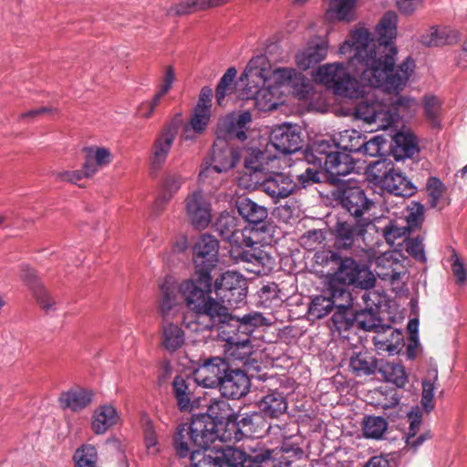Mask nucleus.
<instances>
[{
    "mask_svg": "<svg viewBox=\"0 0 467 467\" xmlns=\"http://www.w3.org/2000/svg\"><path fill=\"white\" fill-rule=\"evenodd\" d=\"M339 47V54H350L347 65L327 63L319 66L313 77L337 96L358 99L355 108L365 100L368 89L383 87L395 91L407 85L415 62L406 57L394 70L397 48L392 41L395 31H382L377 40L370 31H352Z\"/></svg>",
    "mask_w": 467,
    "mask_h": 467,
    "instance_id": "1",
    "label": "nucleus"
},
{
    "mask_svg": "<svg viewBox=\"0 0 467 467\" xmlns=\"http://www.w3.org/2000/svg\"><path fill=\"white\" fill-rule=\"evenodd\" d=\"M240 81L244 87L239 97L242 99H254L256 107L261 110H267L276 105L275 93L277 86L295 87L303 83L305 78L294 68L273 69L268 58L260 55L249 61Z\"/></svg>",
    "mask_w": 467,
    "mask_h": 467,
    "instance_id": "2",
    "label": "nucleus"
},
{
    "mask_svg": "<svg viewBox=\"0 0 467 467\" xmlns=\"http://www.w3.org/2000/svg\"><path fill=\"white\" fill-rule=\"evenodd\" d=\"M212 288L211 275L196 272L179 285L180 294L192 310L183 316L182 324L192 332L213 330L218 322L227 318V307L211 296Z\"/></svg>",
    "mask_w": 467,
    "mask_h": 467,
    "instance_id": "3",
    "label": "nucleus"
},
{
    "mask_svg": "<svg viewBox=\"0 0 467 467\" xmlns=\"http://www.w3.org/2000/svg\"><path fill=\"white\" fill-rule=\"evenodd\" d=\"M405 87L395 91H389L383 87L370 88L365 100L354 109L355 118L375 124L377 130H387L400 118L412 116L419 104L412 98L399 96Z\"/></svg>",
    "mask_w": 467,
    "mask_h": 467,
    "instance_id": "4",
    "label": "nucleus"
},
{
    "mask_svg": "<svg viewBox=\"0 0 467 467\" xmlns=\"http://www.w3.org/2000/svg\"><path fill=\"white\" fill-rule=\"evenodd\" d=\"M225 421L213 420L208 415H193L190 425L182 424L178 427L175 437L174 446L178 455L182 458L189 455L192 462V455L197 451H214L229 448L230 446L214 447L209 449L208 446L216 441L225 442L223 440Z\"/></svg>",
    "mask_w": 467,
    "mask_h": 467,
    "instance_id": "5",
    "label": "nucleus"
},
{
    "mask_svg": "<svg viewBox=\"0 0 467 467\" xmlns=\"http://www.w3.org/2000/svg\"><path fill=\"white\" fill-rule=\"evenodd\" d=\"M301 136L298 128L285 123L275 127L271 134L265 150L252 149L244 157V166L254 171L262 169H280L281 157L297 151L301 148Z\"/></svg>",
    "mask_w": 467,
    "mask_h": 467,
    "instance_id": "6",
    "label": "nucleus"
},
{
    "mask_svg": "<svg viewBox=\"0 0 467 467\" xmlns=\"http://www.w3.org/2000/svg\"><path fill=\"white\" fill-rule=\"evenodd\" d=\"M246 174H249L254 186H259L275 202L285 199L295 192L297 183L285 172L278 169H262L254 171L244 166Z\"/></svg>",
    "mask_w": 467,
    "mask_h": 467,
    "instance_id": "7",
    "label": "nucleus"
},
{
    "mask_svg": "<svg viewBox=\"0 0 467 467\" xmlns=\"http://www.w3.org/2000/svg\"><path fill=\"white\" fill-rule=\"evenodd\" d=\"M230 256L235 264H243L246 271L255 275H265L270 271L275 259L264 249V245L245 236V242L230 249Z\"/></svg>",
    "mask_w": 467,
    "mask_h": 467,
    "instance_id": "8",
    "label": "nucleus"
},
{
    "mask_svg": "<svg viewBox=\"0 0 467 467\" xmlns=\"http://www.w3.org/2000/svg\"><path fill=\"white\" fill-rule=\"evenodd\" d=\"M240 160L237 149L229 144L228 140L216 137L213 146L210 163L205 161L200 171V178L208 179L214 172H226L233 169Z\"/></svg>",
    "mask_w": 467,
    "mask_h": 467,
    "instance_id": "9",
    "label": "nucleus"
},
{
    "mask_svg": "<svg viewBox=\"0 0 467 467\" xmlns=\"http://www.w3.org/2000/svg\"><path fill=\"white\" fill-rule=\"evenodd\" d=\"M402 254L397 251H388L375 256L371 264L375 266L377 275L382 280H388L395 289L401 286L402 276L406 275Z\"/></svg>",
    "mask_w": 467,
    "mask_h": 467,
    "instance_id": "10",
    "label": "nucleus"
},
{
    "mask_svg": "<svg viewBox=\"0 0 467 467\" xmlns=\"http://www.w3.org/2000/svg\"><path fill=\"white\" fill-rule=\"evenodd\" d=\"M223 433L224 441H238L244 437L260 435L265 427L264 417L259 412L246 413L239 420H226Z\"/></svg>",
    "mask_w": 467,
    "mask_h": 467,
    "instance_id": "11",
    "label": "nucleus"
},
{
    "mask_svg": "<svg viewBox=\"0 0 467 467\" xmlns=\"http://www.w3.org/2000/svg\"><path fill=\"white\" fill-rule=\"evenodd\" d=\"M245 460L243 450L229 447L214 451H197L192 455V467H236Z\"/></svg>",
    "mask_w": 467,
    "mask_h": 467,
    "instance_id": "12",
    "label": "nucleus"
},
{
    "mask_svg": "<svg viewBox=\"0 0 467 467\" xmlns=\"http://www.w3.org/2000/svg\"><path fill=\"white\" fill-rule=\"evenodd\" d=\"M219 242L210 235L202 234L193 246V264L197 274L211 275L219 262Z\"/></svg>",
    "mask_w": 467,
    "mask_h": 467,
    "instance_id": "13",
    "label": "nucleus"
},
{
    "mask_svg": "<svg viewBox=\"0 0 467 467\" xmlns=\"http://www.w3.org/2000/svg\"><path fill=\"white\" fill-rule=\"evenodd\" d=\"M335 275L336 279L342 284L353 285L365 289L373 287L375 284L374 275L369 269L358 264L352 258L343 259Z\"/></svg>",
    "mask_w": 467,
    "mask_h": 467,
    "instance_id": "14",
    "label": "nucleus"
},
{
    "mask_svg": "<svg viewBox=\"0 0 467 467\" xmlns=\"http://www.w3.org/2000/svg\"><path fill=\"white\" fill-rule=\"evenodd\" d=\"M252 123V115L249 111L232 113L219 119L216 137L225 140H246V131Z\"/></svg>",
    "mask_w": 467,
    "mask_h": 467,
    "instance_id": "15",
    "label": "nucleus"
},
{
    "mask_svg": "<svg viewBox=\"0 0 467 467\" xmlns=\"http://www.w3.org/2000/svg\"><path fill=\"white\" fill-rule=\"evenodd\" d=\"M186 215L191 223L198 229L207 227L212 220L211 202L203 192L196 190L185 199Z\"/></svg>",
    "mask_w": 467,
    "mask_h": 467,
    "instance_id": "16",
    "label": "nucleus"
},
{
    "mask_svg": "<svg viewBox=\"0 0 467 467\" xmlns=\"http://www.w3.org/2000/svg\"><path fill=\"white\" fill-rule=\"evenodd\" d=\"M228 365L229 363L220 357L208 358L195 369L193 379L203 388L219 387Z\"/></svg>",
    "mask_w": 467,
    "mask_h": 467,
    "instance_id": "17",
    "label": "nucleus"
},
{
    "mask_svg": "<svg viewBox=\"0 0 467 467\" xmlns=\"http://www.w3.org/2000/svg\"><path fill=\"white\" fill-rule=\"evenodd\" d=\"M177 133L178 125L176 122L171 121L165 125L157 134L151 147L150 162L152 167L160 168L165 163Z\"/></svg>",
    "mask_w": 467,
    "mask_h": 467,
    "instance_id": "18",
    "label": "nucleus"
},
{
    "mask_svg": "<svg viewBox=\"0 0 467 467\" xmlns=\"http://www.w3.org/2000/svg\"><path fill=\"white\" fill-rule=\"evenodd\" d=\"M250 386V379L244 371L228 365L219 389L223 397L237 400L248 393Z\"/></svg>",
    "mask_w": 467,
    "mask_h": 467,
    "instance_id": "19",
    "label": "nucleus"
},
{
    "mask_svg": "<svg viewBox=\"0 0 467 467\" xmlns=\"http://www.w3.org/2000/svg\"><path fill=\"white\" fill-rule=\"evenodd\" d=\"M265 320V318L263 315L257 312L250 313L241 318H237L233 317L227 310V318L218 322V326L215 327V329L234 335L243 333L245 335V337H248V335L253 332V328L264 325Z\"/></svg>",
    "mask_w": 467,
    "mask_h": 467,
    "instance_id": "20",
    "label": "nucleus"
},
{
    "mask_svg": "<svg viewBox=\"0 0 467 467\" xmlns=\"http://www.w3.org/2000/svg\"><path fill=\"white\" fill-rule=\"evenodd\" d=\"M246 281L237 272L227 271L223 273L213 283V290L215 294L223 299V301L231 302L232 298L227 293L237 294L239 297H244L246 295ZM223 304V302H222Z\"/></svg>",
    "mask_w": 467,
    "mask_h": 467,
    "instance_id": "21",
    "label": "nucleus"
},
{
    "mask_svg": "<svg viewBox=\"0 0 467 467\" xmlns=\"http://www.w3.org/2000/svg\"><path fill=\"white\" fill-rule=\"evenodd\" d=\"M373 343L378 354L393 356L401 350L404 338L399 329L390 326H384L376 330Z\"/></svg>",
    "mask_w": 467,
    "mask_h": 467,
    "instance_id": "22",
    "label": "nucleus"
},
{
    "mask_svg": "<svg viewBox=\"0 0 467 467\" xmlns=\"http://www.w3.org/2000/svg\"><path fill=\"white\" fill-rule=\"evenodd\" d=\"M328 47L329 42L327 38H313L304 49L296 54V65L303 70L312 67L327 57Z\"/></svg>",
    "mask_w": 467,
    "mask_h": 467,
    "instance_id": "23",
    "label": "nucleus"
},
{
    "mask_svg": "<svg viewBox=\"0 0 467 467\" xmlns=\"http://www.w3.org/2000/svg\"><path fill=\"white\" fill-rule=\"evenodd\" d=\"M389 162L386 166V171L379 180L382 189L398 197H410L415 192V187L412 182L405 177L400 171L394 170Z\"/></svg>",
    "mask_w": 467,
    "mask_h": 467,
    "instance_id": "24",
    "label": "nucleus"
},
{
    "mask_svg": "<svg viewBox=\"0 0 467 467\" xmlns=\"http://www.w3.org/2000/svg\"><path fill=\"white\" fill-rule=\"evenodd\" d=\"M355 169V162L347 152L336 151L327 156L323 170L326 179L334 182L340 181L341 177L351 173Z\"/></svg>",
    "mask_w": 467,
    "mask_h": 467,
    "instance_id": "25",
    "label": "nucleus"
},
{
    "mask_svg": "<svg viewBox=\"0 0 467 467\" xmlns=\"http://www.w3.org/2000/svg\"><path fill=\"white\" fill-rule=\"evenodd\" d=\"M239 220L226 213H223L217 220L215 228L220 236L227 241L232 247L245 242V236L250 230L240 226Z\"/></svg>",
    "mask_w": 467,
    "mask_h": 467,
    "instance_id": "26",
    "label": "nucleus"
},
{
    "mask_svg": "<svg viewBox=\"0 0 467 467\" xmlns=\"http://www.w3.org/2000/svg\"><path fill=\"white\" fill-rule=\"evenodd\" d=\"M161 290L159 313L162 320H172L182 309V304L178 296V293H180L179 286L166 281L162 284Z\"/></svg>",
    "mask_w": 467,
    "mask_h": 467,
    "instance_id": "27",
    "label": "nucleus"
},
{
    "mask_svg": "<svg viewBox=\"0 0 467 467\" xmlns=\"http://www.w3.org/2000/svg\"><path fill=\"white\" fill-rule=\"evenodd\" d=\"M364 225L358 223L338 222L336 227L335 246L337 249H349L363 241Z\"/></svg>",
    "mask_w": 467,
    "mask_h": 467,
    "instance_id": "28",
    "label": "nucleus"
},
{
    "mask_svg": "<svg viewBox=\"0 0 467 467\" xmlns=\"http://www.w3.org/2000/svg\"><path fill=\"white\" fill-rule=\"evenodd\" d=\"M219 336L224 340L228 348L226 355L232 360L246 364L253 353V347L248 337L238 340L236 335L219 331Z\"/></svg>",
    "mask_w": 467,
    "mask_h": 467,
    "instance_id": "29",
    "label": "nucleus"
},
{
    "mask_svg": "<svg viewBox=\"0 0 467 467\" xmlns=\"http://www.w3.org/2000/svg\"><path fill=\"white\" fill-rule=\"evenodd\" d=\"M210 120L211 109L195 107L188 124L184 127L182 139L184 140H194L205 131Z\"/></svg>",
    "mask_w": 467,
    "mask_h": 467,
    "instance_id": "30",
    "label": "nucleus"
},
{
    "mask_svg": "<svg viewBox=\"0 0 467 467\" xmlns=\"http://www.w3.org/2000/svg\"><path fill=\"white\" fill-rule=\"evenodd\" d=\"M357 0H330L324 15L329 23L350 22L355 18Z\"/></svg>",
    "mask_w": 467,
    "mask_h": 467,
    "instance_id": "31",
    "label": "nucleus"
},
{
    "mask_svg": "<svg viewBox=\"0 0 467 467\" xmlns=\"http://www.w3.org/2000/svg\"><path fill=\"white\" fill-rule=\"evenodd\" d=\"M182 184L181 175L177 173H169L165 176L159 196L152 204V212L158 215L160 214L166 203H168L173 195L179 191Z\"/></svg>",
    "mask_w": 467,
    "mask_h": 467,
    "instance_id": "32",
    "label": "nucleus"
},
{
    "mask_svg": "<svg viewBox=\"0 0 467 467\" xmlns=\"http://www.w3.org/2000/svg\"><path fill=\"white\" fill-rule=\"evenodd\" d=\"M341 202L343 207L355 217L361 216L370 205V202L359 187L344 190Z\"/></svg>",
    "mask_w": 467,
    "mask_h": 467,
    "instance_id": "33",
    "label": "nucleus"
},
{
    "mask_svg": "<svg viewBox=\"0 0 467 467\" xmlns=\"http://www.w3.org/2000/svg\"><path fill=\"white\" fill-rule=\"evenodd\" d=\"M161 343L169 352H175L185 343L182 328L171 320H162Z\"/></svg>",
    "mask_w": 467,
    "mask_h": 467,
    "instance_id": "34",
    "label": "nucleus"
},
{
    "mask_svg": "<svg viewBox=\"0 0 467 467\" xmlns=\"http://www.w3.org/2000/svg\"><path fill=\"white\" fill-rule=\"evenodd\" d=\"M93 393L86 389H76L63 392L58 402L63 410L68 409L73 412H78L88 406Z\"/></svg>",
    "mask_w": 467,
    "mask_h": 467,
    "instance_id": "35",
    "label": "nucleus"
},
{
    "mask_svg": "<svg viewBox=\"0 0 467 467\" xmlns=\"http://www.w3.org/2000/svg\"><path fill=\"white\" fill-rule=\"evenodd\" d=\"M119 420L117 410L111 405L99 407L93 413L91 429L96 434H104Z\"/></svg>",
    "mask_w": 467,
    "mask_h": 467,
    "instance_id": "36",
    "label": "nucleus"
},
{
    "mask_svg": "<svg viewBox=\"0 0 467 467\" xmlns=\"http://www.w3.org/2000/svg\"><path fill=\"white\" fill-rule=\"evenodd\" d=\"M417 139L410 132H399L394 137L392 154L395 160L400 161L413 157L418 153Z\"/></svg>",
    "mask_w": 467,
    "mask_h": 467,
    "instance_id": "37",
    "label": "nucleus"
},
{
    "mask_svg": "<svg viewBox=\"0 0 467 467\" xmlns=\"http://www.w3.org/2000/svg\"><path fill=\"white\" fill-rule=\"evenodd\" d=\"M239 214L248 223L258 224L264 222L268 215L267 209L257 204L249 198H241L236 202Z\"/></svg>",
    "mask_w": 467,
    "mask_h": 467,
    "instance_id": "38",
    "label": "nucleus"
},
{
    "mask_svg": "<svg viewBox=\"0 0 467 467\" xmlns=\"http://www.w3.org/2000/svg\"><path fill=\"white\" fill-rule=\"evenodd\" d=\"M85 169L88 175L96 174L102 167L111 162L112 155L109 149L104 147H90L86 150Z\"/></svg>",
    "mask_w": 467,
    "mask_h": 467,
    "instance_id": "39",
    "label": "nucleus"
},
{
    "mask_svg": "<svg viewBox=\"0 0 467 467\" xmlns=\"http://www.w3.org/2000/svg\"><path fill=\"white\" fill-rule=\"evenodd\" d=\"M421 417L422 413L419 409L413 410L408 414L410 426L406 435V444L413 450H417L425 441L431 438L430 431H423L417 436L421 425Z\"/></svg>",
    "mask_w": 467,
    "mask_h": 467,
    "instance_id": "40",
    "label": "nucleus"
},
{
    "mask_svg": "<svg viewBox=\"0 0 467 467\" xmlns=\"http://www.w3.org/2000/svg\"><path fill=\"white\" fill-rule=\"evenodd\" d=\"M349 368L357 377L371 375L378 368V360L367 351L358 352L351 356Z\"/></svg>",
    "mask_w": 467,
    "mask_h": 467,
    "instance_id": "41",
    "label": "nucleus"
},
{
    "mask_svg": "<svg viewBox=\"0 0 467 467\" xmlns=\"http://www.w3.org/2000/svg\"><path fill=\"white\" fill-rule=\"evenodd\" d=\"M258 407L265 415L277 418L285 412L287 402L282 393L273 391L259 401Z\"/></svg>",
    "mask_w": 467,
    "mask_h": 467,
    "instance_id": "42",
    "label": "nucleus"
},
{
    "mask_svg": "<svg viewBox=\"0 0 467 467\" xmlns=\"http://www.w3.org/2000/svg\"><path fill=\"white\" fill-rule=\"evenodd\" d=\"M331 329L338 332L343 337H348V335L344 333L355 329V314L352 309L338 306L331 317Z\"/></svg>",
    "mask_w": 467,
    "mask_h": 467,
    "instance_id": "43",
    "label": "nucleus"
},
{
    "mask_svg": "<svg viewBox=\"0 0 467 467\" xmlns=\"http://www.w3.org/2000/svg\"><path fill=\"white\" fill-rule=\"evenodd\" d=\"M335 140L337 149L348 152H360L364 144V136L356 130H346L339 132Z\"/></svg>",
    "mask_w": 467,
    "mask_h": 467,
    "instance_id": "44",
    "label": "nucleus"
},
{
    "mask_svg": "<svg viewBox=\"0 0 467 467\" xmlns=\"http://www.w3.org/2000/svg\"><path fill=\"white\" fill-rule=\"evenodd\" d=\"M334 148H337L335 140L333 143L325 140H316L310 148L311 153L306 154L307 162L310 164V161H316L319 166H323L327 156L337 151Z\"/></svg>",
    "mask_w": 467,
    "mask_h": 467,
    "instance_id": "45",
    "label": "nucleus"
},
{
    "mask_svg": "<svg viewBox=\"0 0 467 467\" xmlns=\"http://www.w3.org/2000/svg\"><path fill=\"white\" fill-rule=\"evenodd\" d=\"M423 31L420 36V43L425 47H439L447 44H452L458 41L459 36L452 31Z\"/></svg>",
    "mask_w": 467,
    "mask_h": 467,
    "instance_id": "46",
    "label": "nucleus"
},
{
    "mask_svg": "<svg viewBox=\"0 0 467 467\" xmlns=\"http://www.w3.org/2000/svg\"><path fill=\"white\" fill-rule=\"evenodd\" d=\"M379 372L384 379L393 383L398 388H402L408 381L404 367L399 363H386L379 368Z\"/></svg>",
    "mask_w": 467,
    "mask_h": 467,
    "instance_id": "47",
    "label": "nucleus"
},
{
    "mask_svg": "<svg viewBox=\"0 0 467 467\" xmlns=\"http://www.w3.org/2000/svg\"><path fill=\"white\" fill-rule=\"evenodd\" d=\"M334 307V301L331 297L317 296L308 306L307 316L309 319H320L329 314Z\"/></svg>",
    "mask_w": 467,
    "mask_h": 467,
    "instance_id": "48",
    "label": "nucleus"
},
{
    "mask_svg": "<svg viewBox=\"0 0 467 467\" xmlns=\"http://www.w3.org/2000/svg\"><path fill=\"white\" fill-rule=\"evenodd\" d=\"M387 428V420L380 416H368L363 420V432L367 438L381 439Z\"/></svg>",
    "mask_w": 467,
    "mask_h": 467,
    "instance_id": "49",
    "label": "nucleus"
},
{
    "mask_svg": "<svg viewBox=\"0 0 467 467\" xmlns=\"http://www.w3.org/2000/svg\"><path fill=\"white\" fill-rule=\"evenodd\" d=\"M198 11H204L202 0H180L169 7L167 15L170 16H182Z\"/></svg>",
    "mask_w": 467,
    "mask_h": 467,
    "instance_id": "50",
    "label": "nucleus"
},
{
    "mask_svg": "<svg viewBox=\"0 0 467 467\" xmlns=\"http://www.w3.org/2000/svg\"><path fill=\"white\" fill-rule=\"evenodd\" d=\"M202 414L208 415L217 422H221L231 420L229 418L233 414V410L226 400H214L209 404L206 413Z\"/></svg>",
    "mask_w": 467,
    "mask_h": 467,
    "instance_id": "51",
    "label": "nucleus"
},
{
    "mask_svg": "<svg viewBox=\"0 0 467 467\" xmlns=\"http://www.w3.org/2000/svg\"><path fill=\"white\" fill-rule=\"evenodd\" d=\"M410 229L400 219L389 221L383 228V235L387 243L393 245L395 241L408 235Z\"/></svg>",
    "mask_w": 467,
    "mask_h": 467,
    "instance_id": "52",
    "label": "nucleus"
},
{
    "mask_svg": "<svg viewBox=\"0 0 467 467\" xmlns=\"http://www.w3.org/2000/svg\"><path fill=\"white\" fill-rule=\"evenodd\" d=\"M76 467H96L97 450L91 444L78 448L74 454Z\"/></svg>",
    "mask_w": 467,
    "mask_h": 467,
    "instance_id": "53",
    "label": "nucleus"
},
{
    "mask_svg": "<svg viewBox=\"0 0 467 467\" xmlns=\"http://www.w3.org/2000/svg\"><path fill=\"white\" fill-rule=\"evenodd\" d=\"M144 442L147 453L155 456L161 451V444L152 422L146 419L143 422Z\"/></svg>",
    "mask_w": 467,
    "mask_h": 467,
    "instance_id": "54",
    "label": "nucleus"
},
{
    "mask_svg": "<svg viewBox=\"0 0 467 467\" xmlns=\"http://www.w3.org/2000/svg\"><path fill=\"white\" fill-rule=\"evenodd\" d=\"M379 322L376 314L370 310H363L355 314V329L376 332L382 327L379 325Z\"/></svg>",
    "mask_w": 467,
    "mask_h": 467,
    "instance_id": "55",
    "label": "nucleus"
},
{
    "mask_svg": "<svg viewBox=\"0 0 467 467\" xmlns=\"http://www.w3.org/2000/svg\"><path fill=\"white\" fill-rule=\"evenodd\" d=\"M426 190L431 207L436 208L446 192V186L440 179L430 177L427 181Z\"/></svg>",
    "mask_w": 467,
    "mask_h": 467,
    "instance_id": "56",
    "label": "nucleus"
},
{
    "mask_svg": "<svg viewBox=\"0 0 467 467\" xmlns=\"http://www.w3.org/2000/svg\"><path fill=\"white\" fill-rule=\"evenodd\" d=\"M173 391L177 399L178 406L182 410L190 409L189 388L186 380L182 377H175L173 383Z\"/></svg>",
    "mask_w": 467,
    "mask_h": 467,
    "instance_id": "57",
    "label": "nucleus"
},
{
    "mask_svg": "<svg viewBox=\"0 0 467 467\" xmlns=\"http://www.w3.org/2000/svg\"><path fill=\"white\" fill-rule=\"evenodd\" d=\"M424 207L419 202H412L407 208L404 218H400L411 230L420 226L423 221Z\"/></svg>",
    "mask_w": 467,
    "mask_h": 467,
    "instance_id": "58",
    "label": "nucleus"
},
{
    "mask_svg": "<svg viewBox=\"0 0 467 467\" xmlns=\"http://www.w3.org/2000/svg\"><path fill=\"white\" fill-rule=\"evenodd\" d=\"M310 163L313 166L307 167L303 173L298 175V181L303 187L320 182L322 179H326L323 166H319L316 161H310Z\"/></svg>",
    "mask_w": 467,
    "mask_h": 467,
    "instance_id": "59",
    "label": "nucleus"
},
{
    "mask_svg": "<svg viewBox=\"0 0 467 467\" xmlns=\"http://www.w3.org/2000/svg\"><path fill=\"white\" fill-rule=\"evenodd\" d=\"M423 107L426 117L431 121L433 126H438V119L441 112L440 99L434 96L426 97L423 101Z\"/></svg>",
    "mask_w": 467,
    "mask_h": 467,
    "instance_id": "60",
    "label": "nucleus"
},
{
    "mask_svg": "<svg viewBox=\"0 0 467 467\" xmlns=\"http://www.w3.org/2000/svg\"><path fill=\"white\" fill-rule=\"evenodd\" d=\"M35 296L39 306L46 313L56 311V301L46 288L43 286H38L35 290Z\"/></svg>",
    "mask_w": 467,
    "mask_h": 467,
    "instance_id": "61",
    "label": "nucleus"
},
{
    "mask_svg": "<svg viewBox=\"0 0 467 467\" xmlns=\"http://www.w3.org/2000/svg\"><path fill=\"white\" fill-rule=\"evenodd\" d=\"M384 144V140L379 136H375L369 140H366L364 137V144L361 147V151L364 154L376 157L380 154L382 147Z\"/></svg>",
    "mask_w": 467,
    "mask_h": 467,
    "instance_id": "62",
    "label": "nucleus"
},
{
    "mask_svg": "<svg viewBox=\"0 0 467 467\" xmlns=\"http://www.w3.org/2000/svg\"><path fill=\"white\" fill-rule=\"evenodd\" d=\"M324 239L325 236L321 230H311L301 237V244L306 249L314 250L317 245L320 244L324 241Z\"/></svg>",
    "mask_w": 467,
    "mask_h": 467,
    "instance_id": "63",
    "label": "nucleus"
},
{
    "mask_svg": "<svg viewBox=\"0 0 467 467\" xmlns=\"http://www.w3.org/2000/svg\"><path fill=\"white\" fill-rule=\"evenodd\" d=\"M451 271L456 279V283L459 285H462L466 281L467 274H466V269H465L463 264L460 260V258L455 251H453L452 254L451 255Z\"/></svg>",
    "mask_w": 467,
    "mask_h": 467,
    "instance_id": "64",
    "label": "nucleus"
}]
</instances>
